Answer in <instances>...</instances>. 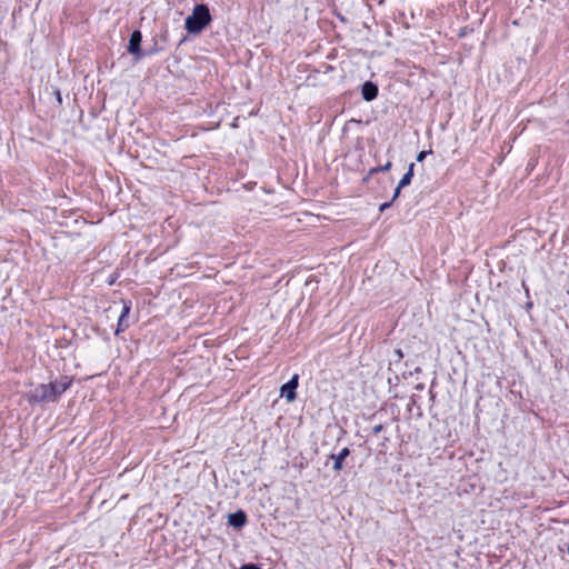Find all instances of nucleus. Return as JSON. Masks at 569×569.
I'll return each mask as SVG.
<instances>
[{"instance_id": "nucleus-13", "label": "nucleus", "mask_w": 569, "mask_h": 569, "mask_svg": "<svg viewBox=\"0 0 569 569\" xmlns=\"http://www.w3.org/2000/svg\"><path fill=\"white\" fill-rule=\"evenodd\" d=\"M401 189H402V188H399V184H398V186H397V188H396V190H395V192H393V196H392V200H391V201H395V200L399 197V194H400V190H401Z\"/></svg>"}, {"instance_id": "nucleus-5", "label": "nucleus", "mask_w": 569, "mask_h": 569, "mask_svg": "<svg viewBox=\"0 0 569 569\" xmlns=\"http://www.w3.org/2000/svg\"><path fill=\"white\" fill-rule=\"evenodd\" d=\"M141 39H142V36H141V32L136 30L131 33L130 36V40H129V46H128V51L131 53V54H134L137 56L138 58L140 57V43H141Z\"/></svg>"}, {"instance_id": "nucleus-15", "label": "nucleus", "mask_w": 569, "mask_h": 569, "mask_svg": "<svg viewBox=\"0 0 569 569\" xmlns=\"http://www.w3.org/2000/svg\"><path fill=\"white\" fill-rule=\"evenodd\" d=\"M381 429H382V426H380V425H379V426H376V427H375V432H376V433H377V432H380V431H381Z\"/></svg>"}, {"instance_id": "nucleus-16", "label": "nucleus", "mask_w": 569, "mask_h": 569, "mask_svg": "<svg viewBox=\"0 0 569 569\" xmlns=\"http://www.w3.org/2000/svg\"><path fill=\"white\" fill-rule=\"evenodd\" d=\"M57 99H58V101H59V102H61V96H60V93H58V94H57Z\"/></svg>"}, {"instance_id": "nucleus-8", "label": "nucleus", "mask_w": 569, "mask_h": 569, "mask_svg": "<svg viewBox=\"0 0 569 569\" xmlns=\"http://www.w3.org/2000/svg\"><path fill=\"white\" fill-rule=\"evenodd\" d=\"M247 518L244 512L238 511L230 513L228 517V523L234 528H241L246 525Z\"/></svg>"}, {"instance_id": "nucleus-4", "label": "nucleus", "mask_w": 569, "mask_h": 569, "mask_svg": "<svg viewBox=\"0 0 569 569\" xmlns=\"http://www.w3.org/2000/svg\"><path fill=\"white\" fill-rule=\"evenodd\" d=\"M131 310V303L129 301H122V311L118 319V325L116 329V335H119L120 332L124 331L128 328L127 318Z\"/></svg>"}, {"instance_id": "nucleus-1", "label": "nucleus", "mask_w": 569, "mask_h": 569, "mask_svg": "<svg viewBox=\"0 0 569 569\" xmlns=\"http://www.w3.org/2000/svg\"><path fill=\"white\" fill-rule=\"evenodd\" d=\"M72 379L69 377H61L48 385H39L27 395L30 403L56 401L60 395L70 388Z\"/></svg>"}, {"instance_id": "nucleus-6", "label": "nucleus", "mask_w": 569, "mask_h": 569, "mask_svg": "<svg viewBox=\"0 0 569 569\" xmlns=\"http://www.w3.org/2000/svg\"><path fill=\"white\" fill-rule=\"evenodd\" d=\"M361 94L366 101H371L377 97L378 88L372 82L367 81L362 84Z\"/></svg>"}, {"instance_id": "nucleus-14", "label": "nucleus", "mask_w": 569, "mask_h": 569, "mask_svg": "<svg viewBox=\"0 0 569 569\" xmlns=\"http://www.w3.org/2000/svg\"><path fill=\"white\" fill-rule=\"evenodd\" d=\"M391 202H392V201L382 203V204L380 206L379 210H380L381 212H382V211H385L387 208H389V207L391 206Z\"/></svg>"}, {"instance_id": "nucleus-2", "label": "nucleus", "mask_w": 569, "mask_h": 569, "mask_svg": "<svg viewBox=\"0 0 569 569\" xmlns=\"http://www.w3.org/2000/svg\"><path fill=\"white\" fill-rule=\"evenodd\" d=\"M210 21L211 14L209 8L206 4H197L191 14L187 17L184 27L189 33H199Z\"/></svg>"}, {"instance_id": "nucleus-11", "label": "nucleus", "mask_w": 569, "mask_h": 569, "mask_svg": "<svg viewBox=\"0 0 569 569\" xmlns=\"http://www.w3.org/2000/svg\"><path fill=\"white\" fill-rule=\"evenodd\" d=\"M431 151H420L418 154H417V161L421 162L423 161V159L426 158V156L428 153H430Z\"/></svg>"}, {"instance_id": "nucleus-10", "label": "nucleus", "mask_w": 569, "mask_h": 569, "mask_svg": "<svg viewBox=\"0 0 569 569\" xmlns=\"http://www.w3.org/2000/svg\"><path fill=\"white\" fill-rule=\"evenodd\" d=\"M391 168V162L388 161L385 166H381V167H377V168H373L371 169V173H375V172H379V171H388L389 169Z\"/></svg>"}, {"instance_id": "nucleus-3", "label": "nucleus", "mask_w": 569, "mask_h": 569, "mask_svg": "<svg viewBox=\"0 0 569 569\" xmlns=\"http://www.w3.org/2000/svg\"><path fill=\"white\" fill-rule=\"evenodd\" d=\"M299 385V375L295 373L291 379L280 388V397L288 402H292L297 398V388Z\"/></svg>"}, {"instance_id": "nucleus-9", "label": "nucleus", "mask_w": 569, "mask_h": 569, "mask_svg": "<svg viewBox=\"0 0 569 569\" xmlns=\"http://www.w3.org/2000/svg\"><path fill=\"white\" fill-rule=\"evenodd\" d=\"M413 170H415V163H410L408 167V171L403 174V177L400 179L399 188H405L411 183V179L413 177Z\"/></svg>"}, {"instance_id": "nucleus-7", "label": "nucleus", "mask_w": 569, "mask_h": 569, "mask_svg": "<svg viewBox=\"0 0 569 569\" xmlns=\"http://www.w3.org/2000/svg\"><path fill=\"white\" fill-rule=\"evenodd\" d=\"M350 455L348 448H343L339 453L331 455L330 458L333 460V470L340 471L343 467V460Z\"/></svg>"}, {"instance_id": "nucleus-12", "label": "nucleus", "mask_w": 569, "mask_h": 569, "mask_svg": "<svg viewBox=\"0 0 569 569\" xmlns=\"http://www.w3.org/2000/svg\"><path fill=\"white\" fill-rule=\"evenodd\" d=\"M240 569H261V568L258 567L257 565L248 563V565L241 566Z\"/></svg>"}]
</instances>
